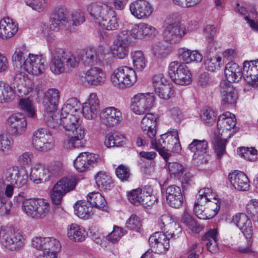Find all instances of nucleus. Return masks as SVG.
Segmentation results:
<instances>
[{"instance_id": "obj_1", "label": "nucleus", "mask_w": 258, "mask_h": 258, "mask_svg": "<svg viewBox=\"0 0 258 258\" xmlns=\"http://www.w3.org/2000/svg\"><path fill=\"white\" fill-rule=\"evenodd\" d=\"M80 103L76 98L69 99L62 106L59 115L60 126L72 132L63 142L67 149L79 148L84 146V130L80 126Z\"/></svg>"}, {"instance_id": "obj_2", "label": "nucleus", "mask_w": 258, "mask_h": 258, "mask_svg": "<svg viewBox=\"0 0 258 258\" xmlns=\"http://www.w3.org/2000/svg\"><path fill=\"white\" fill-rule=\"evenodd\" d=\"M87 11L102 29L111 31L118 27L116 12L106 4L100 2L91 3L87 6Z\"/></svg>"}, {"instance_id": "obj_3", "label": "nucleus", "mask_w": 258, "mask_h": 258, "mask_svg": "<svg viewBox=\"0 0 258 258\" xmlns=\"http://www.w3.org/2000/svg\"><path fill=\"white\" fill-rule=\"evenodd\" d=\"M15 85L18 87L22 86L23 88L18 89L21 96L28 94L34 86L31 79L22 70L17 71L12 84L0 81V104L10 103L15 99Z\"/></svg>"}, {"instance_id": "obj_4", "label": "nucleus", "mask_w": 258, "mask_h": 258, "mask_svg": "<svg viewBox=\"0 0 258 258\" xmlns=\"http://www.w3.org/2000/svg\"><path fill=\"white\" fill-rule=\"evenodd\" d=\"M49 68L54 75H60L78 67L79 59L72 51L60 48L50 51Z\"/></svg>"}, {"instance_id": "obj_5", "label": "nucleus", "mask_w": 258, "mask_h": 258, "mask_svg": "<svg viewBox=\"0 0 258 258\" xmlns=\"http://www.w3.org/2000/svg\"><path fill=\"white\" fill-rule=\"evenodd\" d=\"M110 80L114 86L123 89L132 86L137 81V76L132 68L121 66L113 71L111 75Z\"/></svg>"}, {"instance_id": "obj_6", "label": "nucleus", "mask_w": 258, "mask_h": 258, "mask_svg": "<svg viewBox=\"0 0 258 258\" xmlns=\"http://www.w3.org/2000/svg\"><path fill=\"white\" fill-rule=\"evenodd\" d=\"M0 239L3 245L11 250L19 249L24 245L25 239L22 234L11 227H1Z\"/></svg>"}, {"instance_id": "obj_7", "label": "nucleus", "mask_w": 258, "mask_h": 258, "mask_svg": "<svg viewBox=\"0 0 258 258\" xmlns=\"http://www.w3.org/2000/svg\"><path fill=\"white\" fill-rule=\"evenodd\" d=\"M32 144L37 151L41 152L50 150L54 146L50 132L44 128H38L33 133Z\"/></svg>"}, {"instance_id": "obj_8", "label": "nucleus", "mask_w": 258, "mask_h": 258, "mask_svg": "<svg viewBox=\"0 0 258 258\" xmlns=\"http://www.w3.org/2000/svg\"><path fill=\"white\" fill-rule=\"evenodd\" d=\"M186 33L185 26L178 22L168 24L163 32L164 40L170 44L180 43Z\"/></svg>"}, {"instance_id": "obj_9", "label": "nucleus", "mask_w": 258, "mask_h": 258, "mask_svg": "<svg viewBox=\"0 0 258 258\" xmlns=\"http://www.w3.org/2000/svg\"><path fill=\"white\" fill-rule=\"evenodd\" d=\"M5 126L8 132L12 136H21L24 135L27 131L26 118L22 113H14L7 119Z\"/></svg>"}, {"instance_id": "obj_10", "label": "nucleus", "mask_w": 258, "mask_h": 258, "mask_svg": "<svg viewBox=\"0 0 258 258\" xmlns=\"http://www.w3.org/2000/svg\"><path fill=\"white\" fill-rule=\"evenodd\" d=\"M154 98L149 94H139L132 99V110L138 115L146 114L153 106Z\"/></svg>"}, {"instance_id": "obj_11", "label": "nucleus", "mask_w": 258, "mask_h": 258, "mask_svg": "<svg viewBox=\"0 0 258 258\" xmlns=\"http://www.w3.org/2000/svg\"><path fill=\"white\" fill-rule=\"evenodd\" d=\"M45 58L42 55L29 53L28 57L24 61L22 69L33 75L42 74L45 70Z\"/></svg>"}, {"instance_id": "obj_12", "label": "nucleus", "mask_w": 258, "mask_h": 258, "mask_svg": "<svg viewBox=\"0 0 258 258\" xmlns=\"http://www.w3.org/2000/svg\"><path fill=\"white\" fill-rule=\"evenodd\" d=\"M101 161L100 156L89 152L80 153L74 161V167L79 172H86Z\"/></svg>"}, {"instance_id": "obj_13", "label": "nucleus", "mask_w": 258, "mask_h": 258, "mask_svg": "<svg viewBox=\"0 0 258 258\" xmlns=\"http://www.w3.org/2000/svg\"><path fill=\"white\" fill-rule=\"evenodd\" d=\"M106 54V50L103 46L97 49L87 47L83 49L80 54V59L85 65L93 66L100 63Z\"/></svg>"}, {"instance_id": "obj_14", "label": "nucleus", "mask_w": 258, "mask_h": 258, "mask_svg": "<svg viewBox=\"0 0 258 258\" xmlns=\"http://www.w3.org/2000/svg\"><path fill=\"white\" fill-rule=\"evenodd\" d=\"M50 28L55 31L67 26L69 23V13L63 6L56 7L52 12L50 18Z\"/></svg>"}, {"instance_id": "obj_15", "label": "nucleus", "mask_w": 258, "mask_h": 258, "mask_svg": "<svg viewBox=\"0 0 258 258\" xmlns=\"http://www.w3.org/2000/svg\"><path fill=\"white\" fill-rule=\"evenodd\" d=\"M149 243L152 251L161 254L169 249V238L165 233L156 232L150 236Z\"/></svg>"}, {"instance_id": "obj_16", "label": "nucleus", "mask_w": 258, "mask_h": 258, "mask_svg": "<svg viewBox=\"0 0 258 258\" xmlns=\"http://www.w3.org/2000/svg\"><path fill=\"white\" fill-rule=\"evenodd\" d=\"M100 117L101 123L107 127L118 125L123 119L121 111L114 107H109L103 109Z\"/></svg>"}, {"instance_id": "obj_17", "label": "nucleus", "mask_w": 258, "mask_h": 258, "mask_svg": "<svg viewBox=\"0 0 258 258\" xmlns=\"http://www.w3.org/2000/svg\"><path fill=\"white\" fill-rule=\"evenodd\" d=\"M13 193V185L11 184L6 185L3 181L0 180V216L10 213L12 205L7 198H11Z\"/></svg>"}, {"instance_id": "obj_18", "label": "nucleus", "mask_w": 258, "mask_h": 258, "mask_svg": "<svg viewBox=\"0 0 258 258\" xmlns=\"http://www.w3.org/2000/svg\"><path fill=\"white\" fill-rule=\"evenodd\" d=\"M157 33L158 31L156 28L145 23H140L134 25L130 32L131 37L140 40L154 37Z\"/></svg>"}, {"instance_id": "obj_19", "label": "nucleus", "mask_w": 258, "mask_h": 258, "mask_svg": "<svg viewBox=\"0 0 258 258\" xmlns=\"http://www.w3.org/2000/svg\"><path fill=\"white\" fill-rule=\"evenodd\" d=\"M131 14L138 19H145L151 16L153 12L151 5L145 0H137L130 5Z\"/></svg>"}, {"instance_id": "obj_20", "label": "nucleus", "mask_w": 258, "mask_h": 258, "mask_svg": "<svg viewBox=\"0 0 258 258\" xmlns=\"http://www.w3.org/2000/svg\"><path fill=\"white\" fill-rule=\"evenodd\" d=\"M157 142L160 147L162 146L166 148H171L173 152H178L181 150L178 133L176 130L172 129L162 134Z\"/></svg>"}, {"instance_id": "obj_21", "label": "nucleus", "mask_w": 258, "mask_h": 258, "mask_svg": "<svg viewBox=\"0 0 258 258\" xmlns=\"http://www.w3.org/2000/svg\"><path fill=\"white\" fill-rule=\"evenodd\" d=\"M221 93L223 96L222 108H227L229 105H234L237 101L238 95L236 90L230 84L224 81L220 83Z\"/></svg>"}, {"instance_id": "obj_22", "label": "nucleus", "mask_w": 258, "mask_h": 258, "mask_svg": "<svg viewBox=\"0 0 258 258\" xmlns=\"http://www.w3.org/2000/svg\"><path fill=\"white\" fill-rule=\"evenodd\" d=\"M166 201L174 208H179L183 203V195L180 187L176 185L168 186L165 190Z\"/></svg>"}, {"instance_id": "obj_23", "label": "nucleus", "mask_w": 258, "mask_h": 258, "mask_svg": "<svg viewBox=\"0 0 258 258\" xmlns=\"http://www.w3.org/2000/svg\"><path fill=\"white\" fill-rule=\"evenodd\" d=\"M100 110L99 101L95 93L90 94L88 101L82 105V113L88 119L95 118Z\"/></svg>"}, {"instance_id": "obj_24", "label": "nucleus", "mask_w": 258, "mask_h": 258, "mask_svg": "<svg viewBox=\"0 0 258 258\" xmlns=\"http://www.w3.org/2000/svg\"><path fill=\"white\" fill-rule=\"evenodd\" d=\"M157 119V117L155 114L146 113L141 122V127L144 135L149 138L150 142L152 140H155L154 137L156 134Z\"/></svg>"}, {"instance_id": "obj_25", "label": "nucleus", "mask_w": 258, "mask_h": 258, "mask_svg": "<svg viewBox=\"0 0 258 258\" xmlns=\"http://www.w3.org/2000/svg\"><path fill=\"white\" fill-rule=\"evenodd\" d=\"M84 79L86 82L92 86H101L106 81L105 72L98 67H91L85 73Z\"/></svg>"}, {"instance_id": "obj_26", "label": "nucleus", "mask_w": 258, "mask_h": 258, "mask_svg": "<svg viewBox=\"0 0 258 258\" xmlns=\"http://www.w3.org/2000/svg\"><path fill=\"white\" fill-rule=\"evenodd\" d=\"M232 222L243 233L246 238H250L253 234L251 220L244 213H237L232 218Z\"/></svg>"}, {"instance_id": "obj_27", "label": "nucleus", "mask_w": 258, "mask_h": 258, "mask_svg": "<svg viewBox=\"0 0 258 258\" xmlns=\"http://www.w3.org/2000/svg\"><path fill=\"white\" fill-rule=\"evenodd\" d=\"M228 177L231 184L235 189L241 191H246L249 189V179L243 172L235 171L230 173Z\"/></svg>"}, {"instance_id": "obj_28", "label": "nucleus", "mask_w": 258, "mask_h": 258, "mask_svg": "<svg viewBox=\"0 0 258 258\" xmlns=\"http://www.w3.org/2000/svg\"><path fill=\"white\" fill-rule=\"evenodd\" d=\"M242 76L244 80L253 87H258V73L254 67L253 61L243 62Z\"/></svg>"}, {"instance_id": "obj_29", "label": "nucleus", "mask_w": 258, "mask_h": 258, "mask_svg": "<svg viewBox=\"0 0 258 258\" xmlns=\"http://www.w3.org/2000/svg\"><path fill=\"white\" fill-rule=\"evenodd\" d=\"M236 125V119L234 114L229 111L220 115L217 121V130L221 136L224 131L230 130Z\"/></svg>"}, {"instance_id": "obj_30", "label": "nucleus", "mask_w": 258, "mask_h": 258, "mask_svg": "<svg viewBox=\"0 0 258 258\" xmlns=\"http://www.w3.org/2000/svg\"><path fill=\"white\" fill-rule=\"evenodd\" d=\"M60 98L59 92L55 88L48 89L44 94L42 104L44 109H57Z\"/></svg>"}, {"instance_id": "obj_31", "label": "nucleus", "mask_w": 258, "mask_h": 258, "mask_svg": "<svg viewBox=\"0 0 258 258\" xmlns=\"http://www.w3.org/2000/svg\"><path fill=\"white\" fill-rule=\"evenodd\" d=\"M18 24L9 17L0 21V37L11 38L18 31Z\"/></svg>"}, {"instance_id": "obj_32", "label": "nucleus", "mask_w": 258, "mask_h": 258, "mask_svg": "<svg viewBox=\"0 0 258 258\" xmlns=\"http://www.w3.org/2000/svg\"><path fill=\"white\" fill-rule=\"evenodd\" d=\"M225 75L228 83L239 81L242 77L241 69L234 62H228L225 67Z\"/></svg>"}, {"instance_id": "obj_33", "label": "nucleus", "mask_w": 258, "mask_h": 258, "mask_svg": "<svg viewBox=\"0 0 258 258\" xmlns=\"http://www.w3.org/2000/svg\"><path fill=\"white\" fill-rule=\"evenodd\" d=\"M49 177L48 171L41 164H37L31 168L30 178L36 184L48 180Z\"/></svg>"}, {"instance_id": "obj_34", "label": "nucleus", "mask_w": 258, "mask_h": 258, "mask_svg": "<svg viewBox=\"0 0 258 258\" xmlns=\"http://www.w3.org/2000/svg\"><path fill=\"white\" fill-rule=\"evenodd\" d=\"M178 57L186 63L192 62H200L203 59V56L198 51L191 50L186 48H180L178 50Z\"/></svg>"}, {"instance_id": "obj_35", "label": "nucleus", "mask_w": 258, "mask_h": 258, "mask_svg": "<svg viewBox=\"0 0 258 258\" xmlns=\"http://www.w3.org/2000/svg\"><path fill=\"white\" fill-rule=\"evenodd\" d=\"M88 235L83 227L76 224H72L68 227V236L69 239L74 242H82Z\"/></svg>"}, {"instance_id": "obj_36", "label": "nucleus", "mask_w": 258, "mask_h": 258, "mask_svg": "<svg viewBox=\"0 0 258 258\" xmlns=\"http://www.w3.org/2000/svg\"><path fill=\"white\" fill-rule=\"evenodd\" d=\"M217 237V230L213 229L209 230L202 238V240L205 243L208 250L213 253L217 252L219 250Z\"/></svg>"}, {"instance_id": "obj_37", "label": "nucleus", "mask_w": 258, "mask_h": 258, "mask_svg": "<svg viewBox=\"0 0 258 258\" xmlns=\"http://www.w3.org/2000/svg\"><path fill=\"white\" fill-rule=\"evenodd\" d=\"M128 41L127 39L118 38L113 42L112 53L118 58H124L128 54Z\"/></svg>"}, {"instance_id": "obj_38", "label": "nucleus", "mask_w": 258, "mask_h": 258, "mask_svg": "<svg viewBox=\"0 0 258 258\" xmlns=\"http://www.w3.org/2000/svg\"><path fill=\"white\" fill-rule=\"evenodd\" d=\"M44 241L45 243L44 245V250L41 254L56 258V253L61 249V245L59 241L53 237H46Z\"/></svg>"}, {"instance_id": "obj_39", "label": "nucleus", "mask_w": 258, "mask_h": 258, "mask_svg": "<svg viewBox=\"0 0 258 258\" xmlns=\"http://www.w3.org/2000/svg\"><path fill=\"white\" fill-rule=\"evenodd\" d=\"M87 202L91 207H95L100 210L107 211L108 206L104 198L99 192L89 193L87 197Z\"/></svg>"}, {"instance_id": "obj_40", "label": "nucleus", "mask_w": 258, "mask_h": 258, "mask_svg": "<svg viewBox=\"0 0 258 258\" xmlns=\"http://www.w3.org/2000/svg\"><path fill=\"white\" fill-rule=\"evenodd\" d=\"M88 205V202L85 201H80L76 203L74 206L76 215L83 219L91 217L93 215V208Z\"/></svg>"}, {"instance_id": "obj_41", "label": "nucleus", "mask_w": 258, "mask_h": 258, "mask_svg": "<svg viewBox=\"0 0 258 258\" xmlns=\"http://www.w3.org/2000/svg\"><path fill=\"white\" fill-rule=\"evenodd\" d=\"M188 149L194 153V158L196 159L206 154L208 149V143L204 140L195 139L188 145Z\"/></svg>"}, {"instance_id": "obj_42", "label": "nucleus", "mask_w": 258, "mask_h": 258, "mask_svg": "<svg viewBox=\"0 0 258 258\" xmlns=\"http://www.w3.org/2000/svg\"><path fill=\"white\" fill-rule=\"evenodd\" d=\"M77 182L76 177L71 176L61 178L54 185L66 194L75 188Z\"/></svg>"}, {"instance_id": "obj_43", "label": "nucleus", "mask_w": 258, "mask_h": 258, "mask_svg": "<svg viewBox=\"0 0 258 258\" xmlns=\"http://www.w3.org/2000/svg\"><path fill=\"white\" fill-rule=\"evenodd\" d=\"M95 180L98 187L103 190H110L113 186L111 176L105 172H98L95 176Z\"/></svg>"}, {"instance_id": "obj_44", "label": "nucleus", "mask_w": 258, "mask_h": 258, "mask_svg": "<svg viewBox=\"0 0 258 258\" xmlns=\"http://www.w3.org/2000/svg\"><path fill=\"white\" fill-rule=\"evenodd\" d=\"M124 137L118 132L108 134L104 140V145L107 148L121 147L124 141Z\"/></svg>"}, {"instance_id": "obj_45", "label": "nucleus", "mask_w": 258, "mask_h": 258, "mask_svg": "<svg viewBox=\"0 0 258 258\" xmlns=\"http://www.w3.org/2000/svg\"><path fill=\"white\" fill-rule=\"evenodd\" d=\"M151 191V187L145 186L143 188H138L133 189L127 195L128 200L135 205H139L142 201L141 194H149Z\"/></svg>"}, {"instance_id": "obj_46", "label": "nucleus", "mask_w": 258, "mask_h": 258, "mask_svg": "<svg viewBox=\"0 0 258 258\" xmlns=\"http://www.w3.org/2000/svg\"><path fill=\"white\" fill-rule=\"evenodd\" d=\"M28 51L25 46H22L17 48L14 53L12 56V61L16 67H20V69H22V66L24 61L26 59V57L27 56Z\"/></svg>"}, {"instance_id": "obj_47", "label": "nucleus", "mask_w": 258, "mask_h": 258, "mask_svg": "<svg viewBox=\"0 0 258 258\" xmlns=\"http://www.w3.org/2000/svg\"><path fill=\"white\" fill-rule=\"evenodd\" d=\"M56 109H44V119L45 123L49 127L55 128L60 126L59 117L55 115Z\"/></svg>"}, {"instance_id": "obj_48", "label": "nucleus", "mask_w": 258, "mask_h": 258, "mask_svg": "<svg viewBox=\"0 0 258 258\" xmlns=\"http://www.w3.org/2000/svg\"><path fill=\"white\" fill-rule=\"evenodd\" d=\"M205 200H199L197 199L196 202L194 205V212L197 217L200 219L206 220L212 218L214 216L216 215L217 213V210H219V208L217 209V206L214 209V214L213 215H207L205 212V208L204 205L205 204Z\"/></svg>"}, {"instance_id": "obj_49", "label": "nucleus", "mask_w": 258, "mask_h": 258, "mask_svg": "<svg viewBox=\"0 0 258 258\" xmlns=\"http://www.w3.org/2000/svg\"><path fill=\"white\" fill-rule=\"evenodd\" d=\"M131 56L134 67L138 71H142L146 66V59L143 52L137 50L131 53Z\"/></svg>"}, {"instance_id": "obj_50", "label": "nucleus", "mask_w": 258, "mask_h": 258, "mask_svg": "<svg viewBox=\"0 0 258 258\" xmlns=\"http://www.w3.org/2000/svg\"><path fill=\"white\" fill-rule=\"evenodd\" d=\"M19 106L24 111L27 115L31 118H35L36 112L32 102L29 98H22L19 101Z\"/></svg>"}, {"instance_id": "obj_51", "label": "nucleus", "mask_w": 258, "mask_h": 258, "mask_svg": "<svg viewBox=\"0 0 258 258\" xmlns=\"http://www.w3.org/2000/svg\"><path fill=\"white\" fill-rule=\"evenodd\" d=\"M191 81V74L188 68L184 64L183 68L179 70L177 75V79L174 82L176 84L183 85L189 84Z\"/></svg>"}, {"instance_id": "obj_52", "label": "nucleus", "mask_w": 258, "mask_h": 258, "mask_svg": "<svg viewBox=\"0 0 258 258\" xmlns=\"http://www.w3.org/2000/svg\"><path fill=\"white\" fill-rule=\"evenodd\" d=\"M38 199H29L25 203L23 212L29 217L36 219Z\"/></svg>"}, {"instance_id": "obj_53", "label": "nucleus", "mask_w": 258, "mask_h": 258, "mask_svg": "<svg viewBox=\"0 0 258 258\" xmlns=\"http://www.w3.org/2000/svg\"><path fill=\"white\" fill-rule=\"evenodd\" d=\"M237 153L241 157L250 161H255L257 158V151L254 148H239Z\"/></svg>"}, {"instance_id": "obj_54", "label": "nucleus", "mask_w": 258, "mask_h": 258, "mask_svg": "<svg viewBox=\"0 0 258 258\" xmlns=\"http://www.w3.org/2000/svg\"><path fill=\"white\" fill-rule=\"evenodd\" d=\"M36 212V219L44 218L50 211V205L45 200L38 199V207Z\"/></svg>"}, {"instance_id": "obj_55", "label": "nucleus", "mask_w": 258, "mask_h": 258, "mask_svg": "<svg viewBox=\"0 0 258 258\" xmlns=\"http://www.w3.org/2000/svg\"><path fill=\"white\" fill-rule=\"evenodd\" d=\"M165 84L158 89L155 90V92L160 98L168 100L173 95L174 91L171 84L168 83Z\"/></svg>"}, {"instance_id": "obj_56", "label": "nucleus", "mask_w": 258, "mask_h": 258, "mask_svg": "<svg viewBox=\"0 0 258 258\" xmlns=\"http://www.w3.org/2000/svg\"><path fill=\"white\" fill-rule=\"evenodd\" d=\"M220 57L211 56L208 54L206 56L204 64L208 71L214 72L220 67Z\"/></svg>"}, {"instance_id": "obj_57", "label": "nucleus", "mask_w": 258, "mask_h": 258, "mask_svg": "<svg viewBox=\"0 0 258 258\" xmlns=\"http://www.w3.org/2000/svg\"><path fill=\"white\" fill-rule=\"evenodd\" d=\"M28 181V175L24 170H19L16 173L12 183L18 188L26 186Z\"/></svg>"}, {"instance_id": "obj_58", "label": "nucleus", "mask_w": 258, "mask_h": 258, "mask_svg": "<svg viewBox=\"0 0 258 258\" xmlns=\"http://www.w3.org/2000/svg\"><path fill=\"white\" fill-rule=\"evenodd\" d=\"M13 145V140L5 133L0 132V151L7 152L12 149Z\"/></svg>"}, {"instance_id": "obj_59", "label": "nucleus", "mask_w": 258, "mask_h": 258, "mask_svg": "<svg viewBox=\"0 0 258 258\" xmlns=\"http://www.w3.org/2000/svg\"><path fill=\"white\" fill-rule=\"evenodd\" d=\"M181 221L192 231L198 232L201 229V227L197 225L196 222L187 212H184Z\"/></svg>"}, {"instance_id": "obj_60", "label": "nucleus", "mask_w": 258, "mask_h": 258, "mask_svg": "<svg viewBox=\"0 0 258 258\" xmlns=\"http://www.w3.org/2000/svg\"><path fill=\"white\" fill-rule=\"evenodd\" d=\"M168 169L171 176L174 178L180 177L184 171L183 165L177 162L169 163Z\"/></svg>"}, {"instance_id": "obj_61", "label": "nucleus", "mask_w": 258, "mask_h": 258, "mask_svg": "<svg viewBox=\"0 0 258 258\" xmlns=\"http://www.w3.org/2000/svg\"><path fill=\"white\" fill-rule=\"evenodd\" d=\"M184 63L178 61H172L170 63L168 67V74L173 81L177 79V75L179 73V70L182 68Z\"/></svg>"}, {"instance_id": "obj_62", "label": "nucleus", "mask_w": 258, "mask_h": 258, "mask_svg": "<svg viewBox=\"0 0 258 258\" xmlns=\"http://www.w3.org/2000/svg\"><path fill=\"white\" fill-rule=\"evenodd\" d=\"M25 2L33 10L41 12L46 9L47 0H25Z\"/></svg>"}, {"instance_id": "obj_63", "label": "nucleus", "mask_w": 258, "mask_h": 258, "mask_svg": "<svg viewBox=\"0 0 258 258\" xmlns=\"http://www.w3.org/2000/svg\"><path fill=\"white\" fill-rule=\"evenodd\" d=\"M201 118L205 124L210 125L214 122L216 116L212 109L206 108L203 110L201 114Z\"/></svg>"}, {"instance_id": "obj_64", "label": "nucleus", "mask_w": 258, "mask_h": 258, "mask_svg": "<svg viewBox=\"0 0 258 258\" xmlns=\"http://www.w3.org/2000/svg\"><path fill=\"white\" fill-rule=\"evenodd\" d=\"M244 19L253 30L258 31V15L255 9H252L248 16Z\"/></svg>"}]
</instances>
